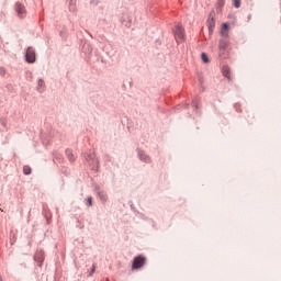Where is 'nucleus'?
<instances>
[{
	"label": "nucleus",
	"instance_id": "nucleus-12",
	"mask_svg": "<svg viewBox=\"0 0 281 281\" xmlns=\"http://www.w3.org/2000/svg\"><path fill=\"white\" fill-rule=\"evenodd\" d=\"M201 58H202L203 63H210V58H207V55L205 53L201 54Z\"/></svg>",
	"mask_w": 281,
	"mask_h": 281
},
{
	"label": "nucleus",
	"instance_id": "nucleus-11",
	"mask_svg": "<svg viewBox=\"0 0 281 281\" xmlns=\"http://www.w3.org/2000/svg\"><path fill=\"white\" fill-rule=\"evenodd\" d=\"M223 74H224V76H225L226 78H229V67L224 66V67H223Z\"/></svg>",
	"mask_w": 281,
	"mask_h": 281
},
{
	"label": "nucleus",
	"instance_id": "nucleus-1",
	"mask_svg": "<svg viewBox=\"0 0 281 281\" xmlns=\"http://www.w3.org/2000/svg\"><path fill=\"white\" fill-rule=\"evenodd\" d=\"M173 36L177 43H183V41H186V30H183V26H181V24L176 25L173 30Z\"/></svg>",
	"mask_w": 281,
	"mask_h": 281
},
{
	"label": "nucleus",
	"instance_id": "nucleus-9",
	"mask_svg": "<svg viewBox=\"0 0 281 281\" xmlns=\"http://www.w3.org/2000/svg\"><path fill=\"white\" fill-rule=\"evenodd\" d=\"M99 199H100L101 201L105 202L106 199H108L106 193H105L104 191H100V192H99Z\"/></svg>",
	"mask_w": 281,
	"mask_h": 281
},
{
	"label": "nucleus",
	"instance_id": "nucleus-13",
	"mask_svg": "<svg viewBox=\"0 0 281 281\" xmlns=\"http://www.w3.org/2000/svg\"><path fill=\"white\" fill-rule=\"evenodd\" d=\"M139 157L143 159V161H150V158L146 156V154H139Z\"/></svg>",
	"mask_w": 281,
	"mask_h": 281
},
{
	"label": "nucleus",
	"instance_id": "nucleus-6",
	"mask_svg": "<svg viewBox=\"0 0 281 281\" xmlns=\"http://www.w3.org/2000/svg\"><path fill=\"white\" fill-rule=\"evenodd\" d=\"M220 34L223 36V38H227V36H229V25L227 23L222 24Z\"/></svg>",
	"mask_w": 281,
	"mask_h": 281
},
{
	"label": "nucleus",
	"instance_id": "nucleus-3",
	"mask_svg": "<svg viewBox=\"0 0 281 281\" xmlns=\"http://www.w3.org/2000/svg\"><path fill=\"white\" fill-rule=\"evenodd\" d=\"M25 58L29 63H35L36 61V53L34 52V48L29 47L26 49Z\"/></svg>",
	"mask_w": 281,
	"mask_h": 281
},
{
	"label": "nucleus",
	"instance_id": "nucleus-5",
	"mask_svg": "<svg viewBox=\"0 0 281 281\" xmlns=\"http://www.w3.org/2000/svg\"><path fill=\"white\" fill-rule=\"evenodd\" d=\"M15 12L20 19H23L26 14L25 7L19 2L15 3Z\"/></svg>",
	"mask_w": 281,
	"mask_h": 281
},
{
	"label": "nucleus",
	"instance_id": "nucleus-14",
	"mask_svg": "<svg viewBox=\"0 0 281 281\" xmlns=\"http://www.w3.org/2000/svg\"><path fill=\"white\" fill-rule=\"evenodd\" d=\"M86 205H88V206L93 205V199H92V198H88V199L86 200Z\"/></svg>",
	"mask_w": 281,
	"mask_h": 281
},
{
	"label": "nucleus",
	"instance_id": "nucleus-4",
	"mask_svg": "<svg viewBox=\"0 0 281 281\" xmlns=\"http://www.w3.org/2000/svg\"><path fill=\"white\" fill-rule=\"evenodd\" d=\"M207 27H209V32L210 34L214 33V27H216V20H214V14L211 13L207 20Z\"/></svg>",
	"mask_w": 281,
	"mask_h": 281
},
{
	"label": "nucleus",
	"instance_id": "nucleus-8",
	"mask_svg": "<svg viewBox=\"0 0 281 281\" xmlns=\"http://www.w3.org/2000/svg\"><path fill=\"white\" fill-rule=\"evenodd\" d=\"M35 260H37L38 262H43V260H45V258L43 257V251L36 252Z\"/></svg>",
	"mask_w": 281,
	"mask_h": 281
},
{
	"label": "nucleus",
	"instance_id": "nucleus-17",
	"mask_svg": "<svg viewBox=\"0 0 281 281\" xmlns=\"http://www.w3.org/2000/svg\"><path fill=\"white\" fill-rule=\"evenodd\" d=\"M95 271V267H93L92 272Z\"/></svg>",
	"mask_w": 281,
	"mask_h": 281
},
{
	"label": "nucleus",
	"instance_id": "nucleus-15",
	"mask_svg": "<svg viewBox=\"0 0 281 281\" xmlns=\"http://www.w3.org/2000/svg\"><path fill=\"white\" fill-rule=\"evenodd\" d=\"M234 8H240V0H233Z\"/></svg>",
	"mask_w": 281,
	"mask_h": 281
},
{
	"label": "nucleus",
	"instance_id": "nucleus-16",
	"mask_svg": "<svg viewBox=\"0 0 281 281\" xmlns=\"http://www.w3.org/2000/svg\"><path fill=\"white\" fill-rule=\"evenodd\" d=\"M38 87H45V81L43 79H40Z\"/></svg>",
	"mask_w": 281,
	"mask_h": 281
},
{
	"label": "nucleus",
	"instance_id": "nucleus-10",
	"mask_svg": "<svg viewBox=\"0 0 281 281\" xmlns=\"http://www.w3.org/2000/svg\"><path fill=\"white\" fill-rule=\"evenodd\" d=\"M23 173L24 175H32V168L30 166L23 167Z\"/></svg>",
	"mask_w": 281,
	"mask_h": 281
},
{
	"label": "nucleus",
	"instance_id": "nucleus-2",
	"mask_svg": "<svg viewBox=\"0 0 281 281\" xmlns=\"http://www.w3.org/2000/svg\"><path fill=\"white\" fill-rule=\"evenodd\" d=\"M146 265V258L138 256L133 260L132 269H142V267Z\"/></svg>",
	"mask_w": 281,
	"mask_h": 281
},
{
	"label": "nucleus",
	"instance_id": "nucleus-7",
	"mask_svg": "<svg viewBox=\"0 0 281 281\" xmlns=\"http://www.w3.org/2000/svg\"><path fill=\"white\" fill-rule=\"evenodd\" d=\"M228 46H229V42L227 40H221L218 43L220 52H225Z\"/></svg>",
	"mask_w": 281,
	"mask_h": 281
}]
</instances>
